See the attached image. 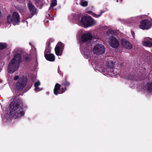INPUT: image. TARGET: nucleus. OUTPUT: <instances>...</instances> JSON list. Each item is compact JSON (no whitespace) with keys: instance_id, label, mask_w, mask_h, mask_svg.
Returning a JSON list of instances; mask_svg holds the SVG:
<instances>
[{"instance_id":"obj_1","label":"nucleus","mask_w":152,"mask_h":152,"mask_svg":"<svg viewBox=\"0 0 152 152\" xmlns=\"http://www.w3.org/2000/svg\"><path fill=\"white\" fill-rule=\"evenodd\" d=\"M9 111L10 115L15 118L22 116L24 114L22 104L18 100H14L12 101L10 105Z\"/></svg>"},{"instance_id":"obj_2","label":"nucleus","mask_w":152,"mask_h":152,"mask_svg":"<svg viewBox=\"0 0 152 152\" xmlns=\"http://www.w3.org/2000/svg\"><path fill=\"white\" fill-rule=\"evenodd\" d=\"M21 52H19L16 54L13 58L12 60L8 66V71L9 73H12L17 69L18 64L21 59Z\"/></svg>"},{"instance_id":"obj_3","label":"nucleus","mask_w":152,"mask_h":152,"mask_svg":"<svg viewBox=\"0 0 152 152\" xmlns=\"http://www.w3.org/2000/svg\"><path fill=\"white\" fill-rule=\"evenodd\" d=\"M82 24L86 26H91L96 23V22L90 16H85L82 17L80 20Z\"/></svg>"},{"instance_id":"obj_4","label":"nucleus","mask_w":152,"mask_h":152,"mask_svg":"<svg viewBox=\"0 0 152 152\" xmlns=\"http://www.w3.org/2000/svg\"><path fill=\"white\" fill-rule=\"evenodd\" d=\"M109 33H108L107 34L111 37L109 41L110 45L113 48H117L119 45L118 40L115 37H113V34L112 33L113 32V31H110Z\"/></svg>"},{"instance_id":"obj_5","label":"nucleus","mask_w":152,"mask_h":152,"mask_svg":"<svg viewBox=\"0 0 152 152\" xmlns=\"http://www.w3.org/2000/svg\"><path fill=\"white\" fill-rule=\"evenodd\" d=\"M20 18L19 15L16 12L13 13L12 17L10 15L8 16L7 21L9 23H12L14 25L18 24L20 21Z\"/></svg>"},{"instance_id":"obj_6","label":"nucleus","mask_w":152,"mask_h":152,"mask_svg":"<svg viewBox=\"0 0 152 152\" xmlns=\"http://www.w3.org/2000/svg\"><path fill=\"white\" fill-rule=\"evenodd\" d=\"M105 48L104 46L101 44L95 45L93 49V52L97 55L102 54L104 53Z\"/></svg>"},{"instance_id":"obj_7","label":"nucleus","mask_w":152,"mask_h":152,"mask_svg":"<svg viewBox=\"0 0 152 152\" xmlns=\"http://www.w3.org/2000/svg\"><path fill=\"white\" fill-rule=\"evenodd\" d=\"M152 26V22L147 20H144L140 22L139 27L142 29H148L150 28Z\"/></svg>"},{"instance_id":"obj_8","label":"nucleus","mask_w":152,"mask_h":152,"mask_svg":"<svg viewBox=\"0 0 152 152\" xmlns=\"http://www.w3.org/2000/svg\"><path fill=\"white\" fill-rule=\"evenodd\" d=\"M26 79L23 77H20L16 85L17 89L19 90L23 89L26 86Z\"/></svg>"},{"instance_id":"obj_9","label":"nucleus","mask_w":152,"mask_h":152,"mask_svg":"<svg viewBox=\"0 0 152 152\" xmlns=\"http://www.w3.org/2000/svg\"><path fill=\"white\" fill-rule=\"evenodd\" d=\"M63 44L61 42H60L58 43L55 48V51L56 55L59 56L62 54L61 50L63 49Z\"/></svg>"},{"instance_id":"obj_10","label":"nucleus","mask_w":152,"mask_h":152,"mask_svg":"<svg viewBox=\"0 0 152 152\" xmlns=\"http://www.w3.org/2000/svg\"><path fill=\"white\" fill-rule=\"evenodd\" d=\"M61 86L58 83L56 84L54 89V92L55 94L57 95L58 94H61L65 91L64 88H60Z\"/></svg>"},{"instance_id":"obj_11","label":"nucleus","mask_w":152,"mask_h":152,"mask_svg":"<svg viewBox=\"0 0 152 152\" xmlns=\"http://www.w3.org/2000/svg\"><path fill=\"white\" fill-rule=\"evenodd\" d=\"M121 43L122 46L125 48L129 49L132 48V45L131 43L125 39H121Z\"/></svg>"},{"instance_id":"obj_12","label":"nucleus","mask_w":152,"mask_h":152,"mask_svg":"<svg viewBox=\"0 0 152 152\" xmlns=\"http://www.w3.org/2000/svg\"><path fill=\"white\" fill-rule=\"evenodd\" d=\"M92 37V35L90 33L86 32L82 35L81 41L83 42H85L90 39Z\"/></svg>"},{"instance_id":"obj_13","label":"nucleus","mask_w":152,"mask_h":152,"mask_svg":"<svg viewBox=\"0 0 152 152\" xmlns=\"http://www.w3.org/2000/svg\"><path fill=\"white\" fill-rule=\"evenodd\" d=\"M143 45L150 47L152 46V39L148 37L145 38L143 42Z\"/></svg>"},{"instance_id":"obj_14","label":"nucleus","mask_w":152,"mask_h":152,"mask_svg":"<svg viewBox=\"0 0 152 152\" xmlns=\"http://www.w3.org/2000/svg\"><path fill=\"white\" fill-rule=\"evenodd\" d=\"M108 74L112 76H114L118 74L119 72V70L117 68H110L109 71H107Z\"/></svg>"},{"instance_id":"obj_15","label":"nucleus","mask_w":152,"mask_h":152,"mask_svg":"<svg viewBox=\"0 0 152 152\" xmlns=\"http://www.w3.org/2000/svg\"><path fill=\"white\" fill-rule=\"evenodd\" d=\"M45 56L46 59L48 61H53L55 60V57L52 54H45Z\"/></svg>"},{"instance_id":"obj_16","label":"nucleus","mask_w":152,"mask_h":152,"mask_svg":"<svg viewBox=\"0 0 152 152\" xmlns=\"http://www.w3.org/2000/svg\"><path fill=\"white\" fill-rule=\"evenodd\" d=\"M28 6L31 13L33 15L35 14L36 12V9L34 7L30 2L28 4Z\"/></svg>"},{"instance_id":"obj_17","label":"nucleus","mask_w":152,"mask_h":152,"mask_svg":"<svg viewBox=\"0 0 152 152\" xmlns=\"http://www.w3.org/2000/svg\"><path fill=\"white\" fill-rule=\"evenodd\" d=\"M82 51L84 54V56L86 58H88V57L90 56L91 52L89 51V50L86 49L83 51Z\"/></svg>"},{"instance_id":"obj_18","label":"nucleus","mask_w":152,"mask_h":152,"mask_svg":"<svg viewBox=\"0 0 152 152\" xmlns=\"http://www.w3.org/2000/svg\"><path fill=\"white\" fill-rule=\"evenodd\" d=\"M145 88L149 93L152 92V83H147L145 86Z\"/></svg>"},{"instance_id":"obj_19","label":"nucleus","mask_w":152,"mask_h":152,"mask_svg":"<svg viewBox=\"0 0 152 152\" xmlns=\"http://www.w3.org/2000/svg\"><path fill=\"white\" fill-rule=\"evenodd\" d=\"M107 68L106 69V71H109L110 68H112L114 67V64L113 62L111 61H108L107 64Z\"/></svg>"},{"instance_id":"obj_20","label":"nucleus","mask_w":152,"mask_h":152,"mask_svg":"<svg viewBox=\"0 0 152 152\" xmlns=\"http://www.w3.org/2000/svg\"><path fill=\"white\" fill-rule=\"evenodd\" d=\"M80 4L83 7H86L88 5V2L84 0H81Z\"/></svg>"},{"instance_id":"obj_21","label":"nucleus","mask_w":152,"mask_h":152,"mask_svg":"<svg viewBox=\"0 0 152 152\" xmlns=\"http://www.w3.org/2000/svg\"><path fill=\"white\" fill-rule=\"evenodd\" d=\"M23 59L24 61H29L30 59V56L29 54H26L24 56Z\"/></svg>"},{"instance_id":"obj_22","label":"nucleus","mask_w":152,"mask_h":152,"mask_svg":"<svg viewBox=\"0 0 152 152\" xmlns=\"http://www.w3.org/2000/svg\"><path fill=\"white\" fill-rule=\"evenodd\" d=\"M57 0H53L51 3V5L50 7V9H52L53 7L57 5Z\"/></svg>"},{"instance_id":"obj_23","label":"nucleus","mask_w":152,"mask_h":152,"mask_svg":"<svg viewBox=\"0 0 152 152\" xmlns=\"http://www.w3.org/2000/svg\"><path fill=\"white\" fill-rule=\"evenodd\" d=\"M7 47V45L4 43H0V49L2 50L4 49Z\"/></svg>"},{"instance_id":"obj_24","label":"nucleus","mask_w":152,"mask_h":152,"mask_svg":"<svg viewBox=\"0 0 152 152\" xmlns=\"http://www.w3.org/2000/svg\"><path fill=\"white\" fill-rule=\"evenodd\" d=\"M104 12V11H101L100 14L99 15H96L95 14H93L94 16L96 18H98L99 17L102 15V14Z\"/></svg>"},{"instance_id":"obj_25","label":"nucleus","mask_w":152,"mask_h":152,"mask_svg":"<svg viewBox=\"0 0 152 152\" xmlns=\"http://www.w3.org/2000/svg\"><path fill=\"white\" fill-rule=\"evenodd\" d=\"M40 84V82L39 81H37L34 84V87H37L39 86Z\"/></svg>"},{"instance_id":"obj_26","label":"nucleus","mask_w":152,"mask_h":152,"mask_svg":"<svg viewBox=\"0 0 152 152\" xmlns=\"http://www.w3.org/2000/svg\"><path fill=\"white\" fill-rule=\"evenodd\" d=\"M35 90L36 91H39L41 90V89L38 87H35Z\"/></svg>"},{"instance_id":"obj_27","label":"nucleus","mask_w":152,"mask_h":152,"mask_svg":"<svg viewBox=\"0 0 152 152\" xmlns=\"http://www.w3.org/2000/svg\"><path fill=\"white\" fill-rule=\"evenodd\" d=\"M19 78V77L18 76H16L14 77V79L15 80H17Z\"/></svg>"},{"instance_id":"obj_28","label":"nucleus","mask_w":152,"mask_h":152,"mask_svg":"<svg viewBox=\"0 0 152 152\" xmlns=\"http://www.w3.org/2000/svg\"><path fill=\"white\" fill-rule=\"evenodd\" d=\"M133 32H132V34L133 35Z\"/></svg>"},{"instance_id":"obj_29","label":"nucleus","mask_w":152,"mask_h":152,"mask_svg":"<svg viewBox=\"0 0 152 152\" xmlns=\"http://www.w3.org/2000/svg\"><path fill=\"white\" fill-rule=\"evenodd\" d=\"M46 22H47V23H48V21H46Z\"/></svg>"},{"instance_id":"obj_30","label":"nucleus","mask_w":152,"mask_h":152,"mask_svg":"<svg viewBox=\"0 0 152 152\" xmlns=\"http://www.w3.org/2000/svg\"><path fill=\"white\" fill-rule=\"evenodd\" d=\"M134 34V32H133V35Z\"/></svg>"},{"instance_id":"obj_31","label":"nucleus","mask_w":152,"mask_h":152,"mask_svg":"<svg viewBox=\"0 0 152 152\" xmlns=\"http://www.w3.org/2000/svg\"><path fill=\"white\" fill-rule=\"evenodd\" d=\"M69 83H68V85H69Z\"/></svg>"}]
</instances>
